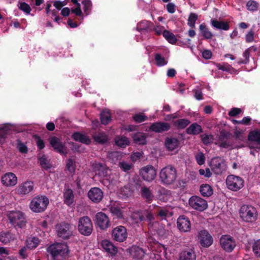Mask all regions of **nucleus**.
<instances>
[{"label":"nucleus","instance_id":"29","mask_svg":"<svg viewBox=\"0 0 260 260\" xmlns=\"http://www.w3.org/2000/svg\"><path fill=\"white\" fill-rule=\"evenodd\" d=\"M141 194L142 197L148 203H151L154 198L151 190L149 187L143 186L141 188Z\"/></svg>","mask_w":260,"mask_h":260},{"label":"nucleus","instance_id":"59","mask_svg":"<svg viewBox=\"0 0 260 260\" xmlns=\"http://www.w3.org/2000/svg\"><path fill=\"white\" fill-rule=\"evenodd\" d=\"M196 160L199 165H202L205 163V157L203 152H199L196 155Z\"/></svg>","mask_w":260,"mask_h":260},{"label":"nucleus","instance_id":"8","mask_svg":"<svg viewBox=\"0 0 260 260\" xmlns=\"http://www.w3.org/2000/svg\"><path fill=\"white\" fill-rule=\"evenodd\" d=\"M225 183L228 189L237 191L244 186V180L239 176L229 175L226 177Z\"/></svg>","mask_w":260,"mask_h":260},{"label":"nucleus","instance_id":"40","mask_svg":"<svg viewBox=\"0 0 260 260\" xmlns=\"http://www.w3.org/2000/svg\"><path fill=\"white\" fill-rule=\"evenodd\" d=\"M248 140L260 145V130L250 132L248 136Z\"/></svg>","mask_w":260,"mask_h":260},{"label":"nucleus","instance_id":"26","mask_svg":"<svg viewBox=\"0 0 260 260\" xmlns=\"http://www.w3.org/2000/svg\"><path fill=\"white\" fill-rule=\"evenodd\" d=\"M34 189V184L31 181H26L22 183L18 188V192L21 194H26Z\"/></svg>","mask_w":260,"mask_h":260},{"label":"nucleus","instance_id":"64","mask_svg":"<svg viewBox=\"0 0 260 260\" xmlns=\"http://www.w3.org/2000/svg\"><path fill=\"white\" fill-rule=\"evenodd\" d=\"M245 40L247 43L252 42L254 40V32L253 30H251L248 32L246 35Z\"/></svg>","mask_w":260,"mask_h":260},{"label":"nucleus","instance_id":"21","mask_svg":"<svg viewBox=\"0 0 260 260\" xmlns=\"http://www.w3.org/2000/svg\"><path fill=\"white\" fill-rule=\"evenodd\" d=\"M1 182L4 186H13L17 184V178L13 173H7L2 176Z\"/></svg>","mask_w":260,"mask_h":260},{"label":"nucleus","instance_id":"24","mask_svg":"<svg viewBox=\"0 0 260 260\" xmlns=\"http://www.w3.org/2000/svg\"><path fill=\"white\" fill-rule=\"evenodd\" d=\"M94 169L96 174L101 178L108 177L109 173L110 172V170L105 165L101 163L96 164Z\"/></svg>","mask_w":260,"mask_h":260},{"label":"nucleus","instance_id":"3","mask_svg":"<svg viewBox=\"0 0 260 260\" xmlns=\"http://www.w3.org/2000/svg\"><path fill=\"white\" fill-rule=\"evenodd\" d=\"M159 177L161 182L164 184H171L174 182L176 179V170L172 165H168L161 169Z\"/></svg>","mask_w":260,"mask_h":260},{"label":"nucleus","instance_id":"28","mask_svg":"<svg viewBox=\"0 0 260 260\" xmlns=\"http://www.w3.org/2000/svg\"><path fill=\"white\" fill-rule=\"evenodd\" d=\"M180 144V142L178 139L175 138H167L165 140V146L166 148L172 151L176 149Z\"/></svg>","mask_w":260,"mask_h":260},{"label":"nucleus","instance_id":"9","mask_svg":"<svg viewBox=\"0 0 260 260\" xmlns=\"http://www.w3.org/2000/svg\"><path fill=\"white\" fill-rule=\"evenodd\" d=\"M212 171L216 175H220L224 172L227 168L225 161L220 157H214L210 162Z\"/></svg>","mask_w":260,"mask_h":260},{"label":"nucleus","instance_id":"48","mask_svg":"<svg viewBox=\"0 0 260 260\" xmlns=\"http://www.w3.org/2000/svg\"><path fill=\"white\" fill-rule=\"evenodd\" d=\"M156 64L158 67L166 65L168 61L159 53H156L154 56Z\"/></svg>","mask_w":260,"mask_h":260},{"label":"nucleus","instance_id":"54","mask_svg":"<svg viewBox=\"0 0 260 260\" xmlns=\"http://www.w3.org/2000/svg\"><path fill=\"white\" fill-rule=\"evenodd\" d=\"M133 119L137 123H141L147 120V117L141 113L136 114L133 117Z\"/></svg>","mask_w":260,"mask_h":260},{"label":"nucleus","instance_id":"35","mask_svg":"<svg viewBox=\"0 0 260 260\" xmlns=\"http://www.w3.org/2000/svg\"><path fill=\"white\" fill-rule=\"evenodd\" d=\"M200 192L205 197H210L213 193L212 187L207 184H203L200 186Z\"/></svg>","mask_w":260,"mask_h":260},{"label":"nucleus","instance_id":"19","mask_svg":"<svg viewBox=\"0 0 260 260\" xmlns=\"http://www.w3.org/2000/svg\"><path fill=\"white\" fill-rule=\"evenodd\" d=\"M150 130L156 133H162L168 131L171 128L170 124L168 122L159 121L152 123Z\"/></svg>","mask_w":260,"mask_h":260},{"label":"nucleus","instance_id":"62","mask_svg":"<svg viewBox=\"0 0 260 260\" xmlns=\"http://www.w3.org/2000/svg\"><path fill=\"white\" fill-rule=\"evenodd\" d=\"M231 134L229 132H226L225 131H221L220 133L219 139L220 141H223L225 139H228L230 138Z\"/></svg>","mask_w":260,"mask_h":260},{"label":"nucleus","instance_id":"38","mask_svg":"<svg viewBox=\"0 0 260 260\" xmlns=\"http://www.w3.org/2000/svg\"><path fill=\"white\" fill-rule=\"evenodd\" d=\"M133 139L136 144L145 145L146 143V137L143 133H137L133 136Z\"/></svg>","mask_w":260,"mask_h":260},{"label":"nucleus","instance_id":"27","mask_svg":"<svg viewBox=\"0 0 260 260\" xmlns=\"http://www.w3.org/2000/svg\"><path fill=\"white\" fill-rule=\"evenodd\" d=\"M72 138L77 142L86 145L90 144L91 140L89 137L80 132H75L72 135Z\"/></svg>","mask_w":260,"mask_h":260},{"label":"nucleus","instance_id":"52","mask_svg":"<svg viewBox=\"0 0 260 260\" xmlns=\"http://www.w3.org/2000/svg\"><path fill=\"white\" fill-rule=\"evenodd\" d=\"M198 19V15L194 13H191L188 19L187 24L192 28L195 27L196 22Z\"/></svg>","mask_w":260,"mask_h":260},{"label":"nucleus","instance_id":"42","mask_svg":"<svg viewBox=\"0 0 260 260\" xmlns=\"http://www.w3.org/2000/svg\"><path fill=\"white\" fill-rule=\"evenodd\" d=\"M162 35L169 43L174 44L177 42V40L175 36L170 31L167 30H164Z\"/></svg>","mask_w":260,"mask_h":260},{"label":"nucleus","instance_id":"31","mask_svg":"<svg viewBox=\"0 0 260 260\" xmlns=\"http://www.w3.org/2000/svg\"><path fill=\"white\" fill-rule=\"evenodd\" d=\"M93 139L97 143L103 144L108 141V136L103 132H96L92 136Z\"/></svg>","mask_w":260,"mask_h":260},{"label":"nucleus","instance_id":"17","mask_svg":"<svg viewBox=\"0 0 260 260\" xmlns=\"http://www.w3.org/2000/svg\"><path fill=\"white\" fill-rule=\"evenodd\" d=\"M177 227L181 232H187L191 229V223L188 217L186 215L180 216L177 221Z\"/></svg>","mask_w":260,"mask_h":260},{"label":"nucleus","instance_id":"51","mask_svg":"<svg viewBox=\"0 0 260 260\" xmlns=\"http://www.w3.org/2000/svg\"><path fill=\"white\" fill-rule=\"evenodd\" d=\"M82 4L83 5V10L85 14L88 15L91 10L92 3L90 0H83Z\"/></svg>","mask_w":260,"mask_h":260},{"label":"nucleus","instance_id":"63","mask_svg":"<svg viewBox=\"0 0 260 260\" xmlns=\"http://www.w3.org/2000/svg\"><path fill=\"white\" fill-rule=\"evenodd\" d=\"M241 110L238 108H233L229 112V115L231 117L236 116L241 113Z\"/></svg>","mask_w":260,"mask_h":260},{"label":"nucleus","instance_id":"20","mask_svg":"<svg viewBox=\"0 0 260 260\" xmlns=\"http://www.w3.org/2000/svg\"><path fill=\"white\" fill-rule=\"evenodd\" d=\"M70 224L64 222L60 223L57 227V235L62 239H68L72 235Z\"/></svg>","mask_w":260,"mask_h":260},{"label":"nucleus","instance_id":"47","mask_svg":"<svg viewBox=\"0 0 260 260\" xmlns=\"http://www.w3.org/2000/svg\"><path fill=\"white\" fill-rule=\"evenodd\" d=\"M39 160L41 166L45 170H47L48 169L51 168L52 166L51 164L45 155H43L41 157H39Z\"/></svg>","mask_w":260,"mask_h":260},{"label":"nucleus","instance_id":"57","mask_svg":"<svg viewBox=\"0 0 260 260\" xmlns=\"http://www.w3.org/2000/svg\"><path fill=\"white\" fill-rule=\"evenodd\" d=\"M169 214L170 216H171V213L166 209H160L158 211L157 215L161 220L166 219Z\"/></svg>","mask_w":260,"mask_h":260},{"label":"nucleus","instance_id":"37","mask_svg":"<svg viewBox=\"0 0 260 260\" xmlns=\"http://www.w3.org/2000/svg\"><path fill=\"white\" fill-rule=\"evenodd\" d=\"M40 242L39 239L36 237H29L26 241V245L27 248L33 249L39 246Z\"/></svg>","mask_w":260,"mask_h":260},{"label":"nucleus","instance_id":"56","mask_svg":"<svg viewBox=\"0 0 260 260\" xmlns=\"http://www.w3.org/2000/svg\"><path fill=\"white\" fill-rule=\"evenodd\" d=\"M19 9L26 14H30L31 10L29 5L25 2L19 3Z\"/></svg>","mask_w":260,"mask_h":260},{"label":"nucleus","instance_id":"25","mask_svg":"<svg viewBox=\"0 0 260 260\" xmlns=\"http://www.w3.org/2000/svg\"><path fill=\"white\" fill-rule=\"evenodd\" d=\"M197 255L193 249L183 250L179 254V260H196Z\"/></svg>","mask_w":260,"mask_h":260},{"label":"nucleus","instance_id":"58","mask_svg":"<svg viewBox=\"0 0 260 260\" xmlns=\"http://www.w3.org/2000/svg\"><path fill=\"white\" fill-rule=\"evenodd\" d=\"M118 166L122 171L127 172L131 169L132 165L129 163L122 161L119 162Z\"/></svg>","mask_w":260,"mask_h":260},{"label":"nucleus","instance_id":"44","mask_svg":"<svg viewBox=\"0 0 260 260\" xmlns=\"http://www.w3.org/2000/svg\"><path fill=\"white\" fill-rule=\"evenodd\" d=\"M199 29L205 39H210L212 38L213 34L209 30L205 23L201 24L200 25Z\"/></svg>","mask_w":260,"mask_h":260},{"label":"nucleus","instance_id":"15","mask_svg":"<svg viewBox=\"0 0 260 260\" xmlns=\"http://www.w3.org/2000/svg\"><path fill=\"white\" fill-rule=\"evenodd\" d=\"M198 238L200 244L203 247H210L213 242L212 237L206 230L201 231L199 233Z\"/></svg>","mask_w":260,"mask_h":260},{"label":"nucleus","instance_id":"41","mask_svg":"<svg viewBox=\"0 0 260 260\" xmlns=\"http://www.w3.org/2000/svg\"><path fill=\"white\" fill-rule=\"evenodd\" d=\"M100 119L103 124L107 125L111 121V113L109 110H103L100 115Z\"/></svg>","mask_w":260,"mask_h":260},{"label":"nucleus","instance_id":"16","mask_svg":"<svg viewBox=\"0 0 260 260\" xmlns=\"http://www.w3.org/2000/svg\"><path fill=\"white\" fill-rule=\"evenodd\" d=\"M140 173L142 178L148 182L152 181L156 176V171L152 166H147L141 169Z\"/></svg>","mask_w":260,"mask_h":260},{"label":"nucleus","instance_id":"2","mask_svg":"<svg viewBox=\"0 0 260 260\" xmlns=\"http://www.w3.org/2000/svg\"><path fill=\"white\" fill-rule=\"evenodd\" d=\"M131 218L135 223L142 225L143 223L147 222L148 225L154 220L152 213L146 209H141L134 212L131 215Z\"/></svg>","mask_w":260,"mask_h":260},{"label":"nucleus","instance_id":"10","mask_svg":"<svg viewBox=\"0 0 260 260\" xmlns=\"http://www.w3.org/2000/svg\"><path fill=\"white\" fill-rule=\"evenodd\" d=\"M128 236L127 229L122 225H118L114 228L111 232V237L114 241L123 242L125 241Z\"/></svg>","mask_w":260,"mask_h":260},{"label":"nucleus","instance_id":"53","mask_svg":"<svg viewBox=\"0 0 260 260\" xmlns=\"http://www.w3.org/2000/svg\"><path fill=\"white\" fill-rule=\"evenodd\" d=\"M16 147L21 153L26 154L28 152L27 147L19 139L17 140Z\"/></svg>","mask_w":260,"mask_h":260},{"label":"nucleus","instance_id":"34","mask_svg":"<svg viewBox=\"0 0 260 260\" xmlns=\"http://www.w3.org/2000/svg\"><path fill=\"white\" fill-rule=\"evenodd\" d=\"M64 202L68 205L71 206L73 204L74 196L73 190L70 188H68L63 193Z\"/></svg>","mask_w":260,"mask_h":260},{"label":"nucleus","instance_id":"30","mask_svg":"<svg viewBox=\"0 0 260 260\" xmlns=\"http://www.w3.org/2000/svg\"><path fill=\"white\" fill-rule=\"evenodd\" d=\"M153 23L150 21L143 20L138 23L137 25V29L139 31L143 30H147L149 31H152Z\"/></svg>","mask_w":260,"mask_h":260},{"label":"nucleus","instance_id":"50","mask_svg":"<svg viewBox=\"0 0 260 260\" xmlns=\"http://www.w3.org/2000/svg\"><path fill=\"white\" fill-rule=\"evenodd\" d=\"M252 251L257 257L260 258V239L254 242L252 245Z\"/></svg>","mask_w":260,"mask_h":260},{"label":"nucleus","instance_id":"11","mask_svg":"<svg viewBox=\"0 0 260 260\" xmlns=\"http://www.w3.org/2000/svg\"><path fill=\"white\" fill-rule=\"evenodd\" d=\"M188 204L191 208L199 211H203L208 207L207 202L197 196L191 197L189 199Z\"/></svg>","mask_w":260,"mask_h":260},{"label":"nucleus","instance_id":"14","mask_svg":"<svg viewBox=\"0 0 260 260\" xmlns=\"http://www.w3.org/2000/svg\"><path fill=\"white\" fill-rule=\"evenodd\" d=\"M221 247L226 252L232 251L236 246V243L232 237L228 235L222 236L220 239Z\"/></svg>","mask_w":260,"mask_h":260},{"label":"nucleus","instance_id":"45","mask_svg":"<svg viewBox=\"0 0 260 260\" xmlns=\"http://www.w3.org/2000/svg\"><path fill=\"white\" fill-rule=\"evenodd\" d=\"M108 157L113 164H116L121 160L122 154L118 151H113L109 153Z\"/></svg>","mask_w":260,"mask_h":260},{"label":"nucleus","instance_id":"7","mask_svg":"<svg viewBox=\"0 0 260 260\" xmlns=\"http://www.w3.org/2000/svg\"><path fill=\"white\" fill-rule=\"evenodd\" d=\"M240 215L245 222H252L257 219V211L251 205H244L240 208Z\"/></svg>","mask_w":260,"mask_h":260},{"label":"nucleus","instance_id":"13","mask_svg":"<svg viewBox=\"0 0 260 260\" xmlns=\"http://www.w3.org/2000/svg\"><path fill=\"white\" fill-rule=\"evenodd\" d=\"M50 144L57 152L64 155L68 154L67 147L56 137L53 136L50 139Z\"/></svg>","mask_w":260,"mask_h":260},{"label":"nucleus","instance_id":"6","mask_svg":"<svg viewBox=\"0 0 260 260\" xmlns=\"http://www.w3.org/2000/svg\"><path fill=\"white\" fill-rule=\"evenodd\" d=\"M77 228L81 235L89 236L93 231V224L91 219L87 216L79 218Z\"/></svg>","mask_w":260,"mask_h":260},{"label":"nucleus","instance_id":"49","mask_svg":"<svg viewBox=\"0 0 260 260\" xmlns=\"http://www.w3.org/2000/svg\"><path fill=\"white\" fill-rule=\"evenodd\" d=\"M259 4L257 2L253 0H249L246 4V7L250 11H256L258 8Z\"/></svg>","mask_w":260,"mask_h":260},{"label":"nucleus","instance_id":"46","mask_svg":"<svg viewBox=\"0 0 260 260\" xmlns=\"http://www.w3.org/2000/svg\"><path fill=\"white\" fill-rule=\"evenodd\" d=\"M116 145L122 148H125L129 144L128 139L125 137H119L115 140Z\"/></svg>","mask_w":260,"mask_h":260},{"label":"nucleus","instance_id":"22","mask_svg":"<svg viewBox=\"0 0 260 260\" xmlns=\"http://www.w3.org/2000/svg\"><path fill=\"white\" fill-rule=\"evenodd\" d=\"M101 246L102 248L109 254L111 255H115L118 252V249L112 242L105 239L102 241Z\"/></svg>","mask_w":260,"mask_h":260},{"label":"nucleus","instance_id":"18","mask_svg":"<svg viewBox=\"0 0 260 260\" xmlns=\"http://www.w3.org/2000/svg\"><path fill=\"white\" fill-rule=\"evenodd\" d=\"M87 196L94 203H100L103 198V192L98 187H92L88 192Z\"/></svg>","mask_w":260,"mask_h":260},{"label":"nucleus","instance_id":"39","mask_svg":"<svg viewBox=\"0 0 260 260\" xmlns=\"http://www.w3.org/2000/svg\"><path fill=\"white\" fill-rule=\"evenodd\" d=\"M190 121L186 118H182L177 119L173 122V124L175 127L177 129H184L185 128L189 123Z\"/></svg>","mask_w":260,"mask_h":260},{"label":"nucleus","instance_id":"43","mask_svg":"<svg viewBox=\"0 0 260 260\" xmlns=\"http://www.w3.org/2000/svg\"><path fill=\"white\" fill-rule=\"evenodd\" d=\"M9 130V126L8 125L0 126V144H3L5 143Z\"/></svg>","mask_w":260,"mask_h":260},{"label":"nucleus","instance_id":"4","mask_svg":"<svg viewBox=\"0 0 260 260\" xmlns=\"http://www.w3.org/2000/svg\"><path fill=\"white\" fill-rule=\"evenodd\" d=\"M49 203V200L46 196H37L31 200L29 208L34 212L42 213L47 209Z\"/></svg>","mask_w":260,"mask_h":260},{"label":"nucleus","instance_id":"12","mask_svg":"<svg viewBox=\"0 0 260 260\" xmlns=\"http://www.w3.org/2000/svg\"><path fill=\"white\" fill-rule=\"evenodd\" d=\"M95 224L101 230L106 231L110 226L108 216L103 212H98L95 215Z\"/></svg>","mask_w":260,"mask_h":260},{"label":"nucleus","instance_id":"32","mask_svg":"<svg viewBox=\"0 0 260 260\" xmlns=\"http://www.w3.org/2000/svg\"><path fill=\"white\" fill-rule=\"evenodd\" d=\"M186 132L189 135H197L202 133L203 130L200 125L193 123L186 129Z\"/></svg>","mask_w":260,"mask_h":260},{"label":"nucleus","instance_id":"36","mask_svg":"<svg viewBox=\"0 0 260 260\" xmlns=\"http://www.w3.org/2000/svg\"><path fill=\"white\" fill-rule=\"evenodd\" d=\"M212 25L217 29L228 30L230 28V25L227 22L218 21L217 20H211Z\"/></svg>","mask_w":260,"mask_h":260},{"label":"nucleus","instance_id":"55","mask_svg":"<svg viewBox=\"0 0 260 260\" xmlns=\"http://www.w3.org/2000/svg\"><path fill=\"white\" fill-rule=\"evenodd\" d=\"M110 212L117 218H122L123 217L122 212L121 210L115 207H112L110 208Z\"/></svg>","mask_w":260,"mask_h":260},{"label":"nucleus","instance_id":"5","mask_svg":"<svg viewBox=\"0 0 260 260\" xmlns=\"http://www.w3.org/2000/svg\"><path fill=\"white\" fill-rule=\"evenodd\" d=\"M8 218L10 223L16 229H22L26 225V217L21 211H11L8 213Z\"/></svg>","mask_w":260,"mask_h":260},{"label":"nucleus","instance_id":"60","mask_svg":"<svg viewBox=\"0 0 260 260\" xmlns=\"http://www.w3.org/2000/svg\"><path fill=\"white\" fill-rule=\"evenodd\" d=\"M249 55H250V51H249V50L248 49H247L243 52V56L245 58V59H243V60L240 59L238 61V63L239 64H246V63H247L249 62Z\"/></svg>","mask_w":260,"mask_h":260},{"label":"nucleus","instance_id":"33","mask_svg":"<svg viewBox=\"0 0 260 260\" xmlns=\"http://www.w3.org/2000/svg\"><path fill=\"white\" fill-rule=\"evenodd\" d=\"M15 235L10 232H2L0 233V242L7 244L15 239Z\"/></svg>","mask_w":260,"mask_h":260},{"label":"nucleus","instance_id":"1","mask_svg":"<svg viewBox=\"0 0 260 260\" xmlns=\"http://www.w3.org/2000/svg\"><path fill=\"white\" fill-rule=\"evenodd\" d=\"M47 252L51 260H66L69 253V247L64 243H57L50 245Z\"/></svg>","mask_w":260,"mask_h":260},{"label":"nucleus","instance_id":"61","mask_svg":"<svg viewBox=\"0 0 260 260\" xmlns=\"http://www.w3.org/2000/svg\"><path fill=\"white\" fill-rule=\"evenodd\" d=\"M216 67L218 70H222L223 71L230 72L232 69V67L228 64H220L218 63Z\"/></svg>","mask_w":260,"mask_h":260},{"label":"nucleus","instance_id":"23","mask_svg":"<svg viewBox=\"0 0 260 260\" xmlns=\"http://www.w3.org/2000/svg\"><path fill=\"white\" fill-rule=\"evenodd\" d=\"M129 252L131 256L136 260H142L145 254L144 250L137 246H133L130 249Z\"/></svg>","mask_w":260,"mask_h":260}]
</instances>
